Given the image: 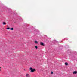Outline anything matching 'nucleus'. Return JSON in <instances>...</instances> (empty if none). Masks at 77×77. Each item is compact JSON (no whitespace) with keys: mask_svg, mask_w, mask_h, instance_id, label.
Wrapping results in <instances>:
<instances>
[{"mask_svg":"<svg viewBox=\"0 0 77 77\" xmlns=\"http://www.w3.org/2000/svg\"><path fill=\"white\" fill-rule=\"evenodd\" d=\"M40 45H42V46H45V45L44 44V43L42 42L40 43Z\"/></svg>","mask_w":77,"mask_h":77,"instance_id":"f03ea898","label":"nucleus"},{"mask_svg":"<svg viewBox=\"0 0 77 77\" xmlns=\"http://www.w3.org/2000/svg\"><path fill=\"white\" fill-rule=\"evenodd\" d=\"M30 70V72H34V71H35V69H33V68L32 67H30L29 69Z\"/></svg>","mask_w":77,"mask_h":77,"instance_id":"f257e3e1","label":"nucleus"},{"mask_svg":"<svg viewBox=\"0 0 77 77\" xmlns=\"http://www.w3.org/2000/svg\"><path fill=\"white\" fill-rule=\"evenodd\" d=\"M51 74H53V72H51Z\"/></svg>","mask_w":77,"mask_h":77,"instance_id":"9d476101","label":"nucleus"},{"mask_svg":"<svg viewBox=\"0 0 77 77\" xmlns=\"http://www.w3.org/2000/svg\"><path fill=\"white\" fill-rule=\"evenodd\" d=\"M34 42L35 44H38V42L37 41H34Z\"/></svg>","mask_w":77,"mask_h":77,"instance_id":"39448f33","label":"nucleus"},{"mask_svg":"<svg viewBox=\"0 0 77 77\" xmlns=\"http://www.w3.org/2000/svg\"><path fill=\"white\" fill-rule=\"evenodd\" d=\"M0 68H1V67H0Z\"/></svg>","mask_w":77,"mask_h":77,"instance_id":"4468645a","label":"nucleus"},{"mask_svg":"<svg viewBox=\"0 0 77 77\" xmlns=\"http://www.w3.org/2000/svg\"><path fill=\"white\" fill-rule=\"evenodd\" d=\"M65 65H68V63L66 62L65 63Z\"/></svg>","mask_w":77,"mask_h":77,"instance_id":"6e6552de","label":"nucleus"},{"mask_svg":"<svg viewBox=\"0 0 77 77\" xmlns=\"http://www.w3.org/2000/svg\"><path fill=\"white\" fill-rule=\"evenodd\" d=\"M73 74H77V71H74L73 72Z\"/></svg>","mask_w":77,"mask_h":77,"instance_id":"20e7f679","label":"nucleus"},{"mask_svg":"<svg viewBox=\"0 0 77 77\" xmlns=\"http://www.w3.org/2000/svg\"><path fill=\"white\" fill-rule=\"evenodd\" d=\"M6 23L5 22H3V25H6Z\"/></svg>","mask_w":77,"mask_h":77,"instance_id":"423d86ee","label":"nucleus"},{"mask_svg":"<svg viewBox=\"0 0 77 77\" xmlns=\"http://www.w3.org/2000/svg\"><path fill=\"white\" fill-rule=\"evenodd\" d=\"M26 77H30V75H29V74H26Z\"/></svg>","mask_w":77,"mask_h":77,"instance_id":"7ed1b4c3","label":"nucleus"},{"mask_svg":"<svg viewBox=\"0 0 77 77\" xmlns=\"http://www.w3.org/2000/svg\"><path fill=\"white\" fill-rule=\"evenodd\" d=\"M10 29V28H7V29Z\"/></svg>","mask_w":77,"mask_h":77,"instance_id":"9b49d317","label":"nucleus"},{"mask_svg":"<svg viewBox=\"0 0 77 77\" xmlns=\"http://www.w3.org/2000/svg\"><path fill=\"white\" fill-rule=\"evenodd\" d=\"M35 48L36 50H37L38 49V46H35Z\"/></svg>","mask_w":77,"mask_h":77,"instance_id":"0eeeda50","label":"nucleus"},{"mask_svg":"<svg viewBox=\"0 0 77 77\" xmlns=\"http://www.w3.org/2000/svg\"><path fill=\"white\" fill-rule=\"evenodd\" d=\"M0 71H1V70L0 69Z\"/></svg>","mask_w":77,"mask_h":77,"instance_id":"ddd939ff","label":"nucleus"},{"mask_svg":"<svg viewBox=\"0 0 77 77\" xmlns=\"http://www.w3.org/2000/svg\"><path fill=\"white\" fill-rule=\"evenodd\" d=\"M10 29L11 30H14V28H11Z\"/></svg>","mask_w":77,"mask_h":77,"instance_id":"1a4fd4ad","label":"nucleus"},{"mask_svg":"<svg viewBox=\"0 0 77 77\" xmlns=\"http://www.w3.org/2000/svg\"><path fill=\"white\" fill-rule=\"evenodd\" d=\"M24 71H26V69H24Z\"/></svg>","mask_w":77,"mask_h":77,"instance_id":"f8f14e48","label":"nucleus"}]
</instances>
